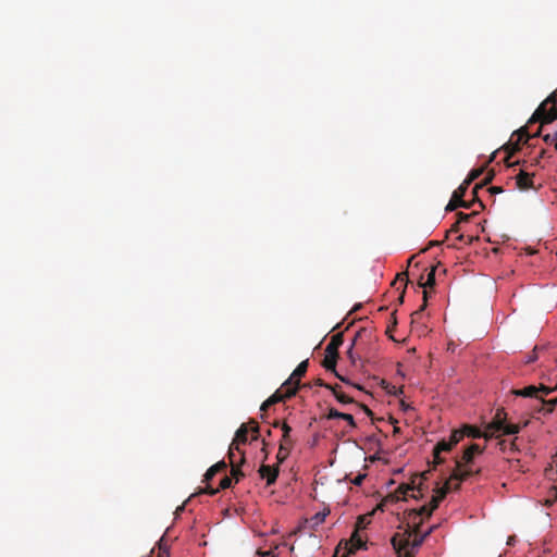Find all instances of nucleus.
Wrapping results in <instances>:
<instances>
[{
	"instance_id": "11",
	"label": "nucleus",
	"mask_w": 557,
	"mask_h": 557,
	"mask_svg": "<svg viewBox=\"0 0 557 557\" xmlns=\"http://www.w3.org/2000/svg\"><path fill=\"white\" fill-rule=\"evenodd\" d=\"M278 474H280L278 468H273V467H270L267 465H264L260 468V475L262 479H264L267 481V486L274 485L278 478Z\"/></svg>"
},
{
	"instance_id": "12",
	"label": "nucleus",
	"mask_w": 557,
	"mask_h": 557,
	"mask_svg": "<svg viewBox=\"0 0 557 557\" xmlns=\"http://www.w3.org/2000/svg\"><path fill=\"white\" fill-rule=\"evenodd\" d=\"M322 386H324L326 389H329L332 395L334 396V398L336 399L337 403H339L341 405H348L352 401L351 397L348 396L347 394L343 393L341 389H339V386L337 385H331V384H323Z\"/></svg>"
},
{
	"instance_id": "10",
	"label": "nucleus",
	"mask_w": 557,
	"mask_h": 557,
	"mask_svg": "<svg viewBox=\"0 0 557 557\" xmlns=\"http://www.w3.org/2000/svg\"><path fill=\"white\" fill-rule=\"evenodd\" d=\"M516 186L520 190H528L533 188V174L524 170H519L518 174L516 175Z\"/></svg>"
},
{
	"instance_id": "14",
	"label": "nucleus",
	"mask_w": 557,
	"mask_h": 557,
	"mask_svg": "<svg viewBox=\"0 0 557 557\" xmlns=\"http://www.w3.org/2000/svg\"><path fill=\"white\" fill-rule=\"evenodd\" d=\"M469 185H463V182L459 185L457 189L453 191L451 197L457 200V205H459L461 208H470V205L465 200V195L468 189Z\"/></svg>"
},
{
	"instance_id": "25",
	"label": "nucleus",
	"mask_w": 557,
	"mask_h": 557,
	"mask_svg": "<svg viewBox=\"0 0 557 557\" xmlns=\"http://www.w3.org/2000/svg\"><path fill=\"white\" fill-rule=\"evenodd\" d=\"M399 408L403 412H408V411L413 410V407L410 404L406 403L405 400H400Z\"/></svg>"
},
{
	"instance_id": "18",
	"label": "nucleus",
	"mask_w": 557,
	"mask_h": 557,
	"mask_svg": "<svg viewBox=\"0 0 557 557\" xmlns=\"http://www.w3.org/2000/svg\"><path fill=\"white\" fill-rule=\"evenodd\" d=\"M220 462L212 465L203 474V481L209 482L210 480H212L220 470Z\"/></svg>"
},
{
	"instance_id": "7",
	"label": "nucleus",
	"mask_w": 557,
	"mask_h": 557,
	"mask_svg": "<svg viewBox=\"0 0 557 557\" xmlns=\"http://www.w3.org/2000/svg\"><path fill=\"white\" fill-rule=\"evenodd\" d=\"M309 367V360H302L292 372L289 377L282 384L281 389L286 391V396L292 397L296 394L300 379L306 374Z\"/></svg>"
},
{
	"instance_id": "23",
	"label": "nucleus",
	"mask_w": 557,
	"mask_h": 557,
	"mask_svg": "<svg viewBox=\"0 0 557 557\" xmlns=\"http://www.w3.org/2000/svg\"><path fill=\"white\" fill-rule=\"evenodd\" d=\"M537 359H539V355H537L536 348L532 352H530V354L524 356V362L525 363H533Z\"/></svg>"
},
{
	"instance_id": "6",
	"label": "nucleus",
	"mask_w": 557,
	"mask_h": 557,
	"mask_svg": "<svg viewBox=\"0 0 557 557\" xmlns=\"http://www.w3.org/2000/svg\"><path fill=\"white\" fill-rule=\"evenodd\" d=\"M432 530V528L429 529L423 535L413 540L404 539L398 541L396 539H393V547L398 554L413 556L418 552L424 540L431 534Z\"/></svg>"
},
{
	"instance_id": "19",
	"label": "nucleus",
	"mask_w": 557,
	"mask_h": 557,
	"mask_svg": "<svg viewBox=\"0 0 557 557\" xmlns=\"http://www.w3.org/2000/svg\"><path fill=\"white\" fill-rule=\"evenodd\" d=\"M325 369H326L327 371H330V372L334 373V375H335L338 380H341L343 383L348 384V385H350V384H351V382H350V380H349V379H347L346 376L341 375V374L337 372V370H336V366H335V364H330V366H329V364H325Z\"/></svg>"
},
{
	"instance_id": "1",
	"label": "nucleus",
	"mask_w": 557,
	"mask_h": 557,
	"mask_svg": "<svg viewBox=\"0 0 557 557\" xmlns=\"http://www.w3.org/2000/svg\"><path fill=\"white\" fill-rule=\"evenodd\" d=\"M519 432L520 426L500 418L483 428L463 424L460 429L453 430L448 437L441 438L435 445V451L437 454L450 453L463 437L491 440L500 436H515Z\"/></svg>"
},
{
	"instance_id": "22",
	"label": "nucleus",
	"mask_w": 557,
	"mask_h": 557,
	"mask_svg": "<svg viewBox=\"0 0 557 557\" xmlns=\"http://www.w3.org/2000/svg\"><path fill=\"white\" fill-rule=\"evenodd\" d=\"M435 285V270H432L428 273V277L425 283H423V288L425 289L426 286L433 287Z\"/></svg>"
},
{
	"instance_id": "5",
	"label": "nucleus",
	"mask_w": 557,
	"mask_h": 557,
	"mask_svg": "<svg viewBox=\"0 0 557 557\" xmlns=\"http://www.w3.org/2000/svg\"><path fill=\"white\" fill-rule=\"evenodd\" d=\"M554 377H549V381H554V386H546L544 384H541L540 386L535 385H528L522 388L513 391L515 396L523 397V398H534L540 400L541 397L547 396L548 394L553 393L555 389H557V373L552 374Z\"/></svg>"
},
{
	"instance_id": "3",
	"label": "nucleus",
	"mask_w": 557,
	"mask_h": 557,
	"mask_svg": "<svg viewBox=\"0 0 557 557\" xmlns=\"http://www.w3.org/2000/svg\"><path fill=\"white\" fill-rule=\"evenodd\" d=\"M249 433L252 435V441H258L260 436V428L253 420H251L249 423H242L240 426L236 430L234 440L231 443L228 449L232 461H234V449H236L240 455H244V453L239 449V445H246L249 443Z\"/></svg>"
},
{
	"instance_id": "21",
	"label": "nucleus",
	"mask_w": 557,
	"mask_h": 557,
	"mask_svg": "<svg viewBox=\"0 0 557 557\" xmlns=\"http://www.w3.org/2000/svg\"><path fill=\"white\" fill-rule=\"evenodd\" d=\"M481 174V171L471 170L467 177L463 181V185H470L474 180H476Z\"/></svg>"
},
{
	"instance_id": "8",
	"label": "nucleus",
	"mask_w": 557,
	"mask_h": 557,
	"mask_svg": "<svg viewBox=\"0 0 557 557\" xmlns=\"http://www.w3.org/2000/svg\"><path fill=\"white\" fill-rule=\"evenodd\" d=\"M330 508L324 507L323 510H320L315 512L313 516H311L308 519H305L299 528L304 530H315L319 525H321L326 517L330 515Z\"/></svg>"
},
{
	"instance_id": "27",
	"label": "nucleus",
	"mask_w": 557,
	"mask_h": 557,
	"mask_svg": "<svg viewBox=\"0 0 557 557\" xmlns=\"http://www.w3.org/2000/svg\"><path fill=\"white\" fill-rule=\"evenodd\" d=\"M184 510H185V503L176 508V510L174 512L176 518H178L184 512Z\"/></svg>"
},
{
	"instance_id": "15",
	"label": "nucleus",
	"mask_w": 557,
	"mask_h": 557,
	"mask_svg": "<svg viewBox=\"0 0 557 557\" xmlns=\"http://www.w3.org/2000/svg\"><path fill=\"white\" fill-rule=\"evenodd\" d=\"M287 397L286 396V391L285 389H277L273 395H271L268 399H265L261 406H260V411H265L270 406H272L273 404L277 403V401H281L283 398Z\"/></svg>"
},
{
	"instance_id": "26",
	"label": "nucleus",
	"mask_w": 557,
	"mask_h": 557,
	"mask_svg": "<svg viewBox=\"0 0 557 557\" xmlns=\"http://www.w3.org/2000/svg\"><path fill=\"white\" fill-rule=\"evenodd\" d=\"M543 139L546 144H554L555 141H557V138H553L552 133H546L543 136Z\"/></svg>"
},
{
	"instance_id": "9",
	"label": "nucleus",
	"mask_w": 557,
	"mask_h": 557,
	"mask_svg": "<svg viewBox=\"0 0 557 557\" xmlns=\"http://www.w3.org/2000/svg\"><path fill=\"white\" fill-rule=\"evenodd\" d=\"M325 418L329 419V420L341 419V420L346 421L350 428H356L357 426L356 420H355L352 414L346 413V412H342V411L337 410L334 407L327 408L326 413H325Z\"/></svg>"
},
{
	"instance_id": "4",
	"label": "nucleus",
	"mask_w": 557,
	"mask_h": 557,
	"mask_svg": "<svg viewBox=\"0 0 557 557\" xmlns=\"http://www.w3.org/2000/svg\"><path fill=\"white\" fill-rule=\"evenodd\" d=\"M557 120V90L550 92L529 119V123H550Z\"/></svg>"
},
{
	"instance_id": "28",
	"label": "nucleus",
	"mask_w": 557,
	"mask_h": 557,
	"mask_svg": "<svg viewBox=\"0 0 557 557\" xmlns=\"http://www.w3.org/2000/svg\"><path fill=\"white\" fill-rule=\"evenodd\" d=\"M160 550H161V553H164L166 555V557L170 556V549L166 545L160 546Z\"/></svg>"
},
{
	"instance_id": "24",
	"label": "nucleus",
	"mask_w": 557,
	"mask_h": 557,
	"mask_svg": "<svg viewBox=\"0 0 557 557\" xmlns=\"http://www.w3.org/2000/svg\"><path fill=\"white\" fill-rule=\"evenodd\" d=\"M457 207H460L457 205V200H455L453 197L450 198L449 202L446 205L445 210L446 211H454Z\"/></svg>"
},
{
	"instance_id": "31",
	"label": "nucleus",
	"mask_w": 557,
	"mask_h": 557,
	"mask_svg": "<svg viewBox=\"0 0 557 557\" xmlns=\"http://www.w3.org/2000/svg\"><path fill=\"white\" fill-rule=\"evenodd\" d=\"M271 557H277V556H275V555H272Z\"/></svg>"
},
{
	"instance_id": "29",
	"label": "nucleus",
	"mask_w": 557,
	"mask_h": 557,
	"mask_svg": "<svg viewBox=\"0 0 557 557\" xmlns=\"http://www.w3.org/2000/svg\"><path fill=\"white\" fill-rule=\"evenodd\" d=\"M283 432L284 436H287L292 432V428L285 424L283 425Z\"/></svg>"
},
{
	"instance_id": "2",
	"label": "nucleus",
	"mask_w": 557,
	"mask_h": 557,
	"mask_svg": "<svg viewBox=\"0 0 557 557\" xmlns=\"http://www.w3.org/2000/svg\"><path fill=\"white\" fill-rule=\"evenodd\" d=\"M485 446L476 443H468L455 457V476L462 481L475 478L481 472L478 459L484 453Z\"/></svg>"
},
{
	"instance_id": "17",
	"label": "nucleus",
	"mask_w": 557,
	"mask_h": 557,
	"mask_svg": "<svg viewBox=\"0 0 557 557\" xmlns=\"http://www.w3.org/2000/svg\"><path fill=\"white\" fill-rule=\"evenodd\" d=\"M366 478H367V473L359 472L354 478H350L348 474H346L344 476V480L348 481L349 483H351L355 486H361Z\"/></svg>"
},
{
	"instance_id": "13",
	"label": "nucleus",
	"mask_w": 557,
	"mask_h": 557,
	"mask_svg": "<svg viewBox=\"0 0 557 557\" xmlns=\"http://www.w3.org/2000/svg\"><path fill=\"white\" fill-rule=\"evenodd\" d=\"M354 550H366L368 548V541L359 530H355L350 537Z\"/></svg>"
},
{
	"instance_id": "16",
	"label": "nucleus",
	"mask_w": 557,
	"mask_h": 557,
	"mask_svg": "<svg viewBox=\"0 0 557 557\" xmlns=\"http://www.w3.org/2000/svg\"><path fill=\"white\" fill-rule=\"evenodd\" d=\"M325 359H326V364H335L336 362V359H337V351H336V346L333 344V343H330L326 347H325Z\"/></svg>"
},
{
	"instance_id": "30",
	"label": "nucleus",
	"mask_w": 557,
	"mask_h": 557,
	"mask_svg": "<svg viewBox=\"0 0 557 557\" xmlns=\"http://www.w3.org/2000/svg\"><path fill=\"white\" fill-rule=\"evenodd\" d=\"M553 138H557V129L552 133Z\"/></svg>"
},
{
	"instance_id": "20",
	"label": "nucleus",
	"mask_w": 557,
	"mask_h": 557,
	"mask_svg": "<svg viewBox=\"0 0 557 557\" xmlns=\"http://www.w3.org/2000/svg\"><path fill=\"white\" fill-rule=\"evenodd\" d=\"M357 338H358V334L355 335V337L350 342L349 346L347 347V355H348V358L351 360L352 363H355V361H356V357H355V354H354V348H355Z\"/></svg>"
}]
</instances>
